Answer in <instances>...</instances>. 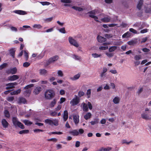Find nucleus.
<instances>
[{
	"label": "nucleus",
	"instance_id": "69168bd1",
	"mask_svg": "<svg viewBox=\"0 0 151 151\" xmlns=\"http://www.w3.org/2000/svg\"><path fill=\"white\" fill-rule=\"evenodd\" d=\"M40 84H46L47 83V81H41L40 82Z\"/></svg>",
	"mask_w": 151,
	"mask_h": 151
},
{
	"label": "nucleus",
	"instance_id": "f257e3e1",
	"mask_svg": "<svg viewBox=\"0 0 151 151\" xmlns=\"http://www.w3.org/2000/svg\"><path fill=\"white\" fill-rule=\"evenodd\" d=\"M34 86V84H31L28 85L24 87V90L23 91V94L25 96L29 97L30 96L32 91L31 88Z\"/></svg>",
	"mask_w": 151,
	"mask_h": 151
},
{
	"label": "nucleus",
	"instance_id": "3c124183",
	"mask_svg": "<svg viewBox=\"0 0 151 151\" xmlns=\"http://www.w3.org/2000/svg\"><path fill=\"white\" fill-rule=\"evenodd\" d=\"M24 55L26 60H27L28 58V54L26 51L24 50Z\"/></svg>",
	"mask_w": 151,
	"mask_h": 151
},
{
	"label": "nucleus",
	"instance_id": "2eb2a0df",
	"mask_svg": "<svg viewBox=\"0 0 151 151\" xmlns=\"http://www.w3.org/2000/svg\"><path fill=\"white\" fill-rule=\"evenodd\" d=\"M97 40L100 43H103L106 41V38L99 35L98 36Z\"/></svg>",
	"mask_w": 151,
	"mask_h": 151
},
{
	"label": "nucleus",
	"instance_id": "423d86ee",
	"mask_svg": "<svg viewBox=\"0 0 151 151\" xmlns=\"http://www.w3.org/2000/svg\"><path fill=\"white\" fill-rule=\"evenodd\" d=\"M80 102L79 97L77 95H75L74 98L70 101V103L71 106H74L78 104Z\"/></svg>",
	"mask_w": 151,
	"mask_h": 151
},
{
	"label": "nucleus",
	"instance_id": "052dcab7",
	"mask_svg": "<svg viewBox=\"0 0 151 151\" xmlns=\"http://www.w3.org/2000/svg\"><path fill=\"white\" fill-rule=\"evenodd\" d=\"M30 65V63L29 62H25L23 64V66L25 67H27L29 66Z\"/></svg>",
	"mask_w": 151,
	"mask_h": 151
},
{
	"label": "nucleus",
	"instance_id": "2f4dec72",
	"mask_svg": "<svg viewBox=\"0 0 151 151\" xmlns=\"http://www.w3.org/2000/svg\"><path fill=\"white\" fill-rule=\"evenodd\" d=\"M72 8L78 11L79 12L82 11L83 10V9L81 7L76 6H73L72 7Z\"/></svg>",
	"mask_w": 151,
	"mask_h": 151
},
{
	"label": "nucleus",
	"instance_id": "f704fd0d",
	"mask_svg": "<svg viewBox=\"0 0 151 151\" xmlns=\"http://www.w3.org/2000/svg\"><path fill=\"white\" fill-rule=\"evenodd\" d=\"M134 58L136 61L142 59V56L140 55H136L134 56Z\"/></svg>",
	"mask_w": 151,
	"mask_h": 151
},
{
	"label": "nucleus",
	"instance_id": "412c9836",
	"mask_svg": "<svg viewBox=\"0 0 151 151\" xmlns=\"http://www.w3.org/2000/svg\"><path fill=\"white\" fill-rule=\"evenodd\" d=\"M107 71V69L106 67H104L102 72L100 73L101 77L102 78L106 76V73Z\"/></svg>",
	"mask_w": 151,
	"mask_h": 151
},
{
	"label": "nucleus",
	"instance_id": "0e129e2a",
	"mask_svg": "<svg viewBox=\"0 0 151 151\" xmlns=\"http://www.w3.org/2000/svg\"><path fill=\"white\" fill-rule=\"evenodd\" d=\"M62 106L60 104H59L56 108H55V110L56 111H58L60 110Z\"/></svg>",
	"mask_w": 151,
	"mask_h": 151
},
{
	"label": "nucleus",
	"instance_id": "dca6fc26",
	"mask_svg": "<svg viewBox=\"0 0 151 151\" xmlns=\"http://www.w3.org/2000/svg\"><path fill=\"white\" fill-rule=\"evenodd\" d=\"M73 121L76 124H78L79 121V116L77 114H75L73 115Z\"/></svg>",
	"mask_w": 151,
	"mask_h": 151
},
{
	"label": "nucleus",
	"instance_id": "f3484780",
	"mask_svg": "<svg viewBox=\"0 0 151 151\" xmlns=\"http://www.w3.org/2000/svg\"><path fill=\"white\" fill-rule=\"evenodd\" d=\"M13 12L19 15H24L27 14L26 12L21 10H16L13 11Z\"/></svg>",
	"mask_w": 151,
	"mask_h": 151
},
{
	"label": "nucleus",
	"instance_id": "bf43d9fd",
	"mask_svg": "<svg viewBox=\"0 0 151 151\" xmlns=\"http://www.w3.org/2000/svg\"><path fill=\"white\" fill-rule=\"evenodd\" d=\"M128 44L129 45H132L134 44L135 42L133 40H132L127 42Z\"/></svg>",
	"mask_w": 151,
	"mask_h": 151
},
{
	"label": "nucleus",
	"instance_id": "7c9ffc66",
	"mask_svg": "<svg viewBox=\"0 0 151 151\" xmlns=\"http://www.w3.org/2000/svg\"><path fill=\"white\" fill-rule=\"evenodd\" d=\"M145 11L146 13L151 14V5L148 6L147 7L145 8Z\"/></svg>",
	"mask_w": 151,
	"mask_h": 151
},
{
	"label": "nucleus",
	"instance_id": "ddd939ff",
	"mask_svg": "<svg viewBox=\"0 0 151 151\" xmlns=\"http://www.w3.org/2000/svg\"><path fill=\"white\" fill-rule=\"evenodd\" d=\"M120 101V98L118 96H116L113 99L112 101L114 104H119Z\"/></svg>",
	"mask_w": 151,
	"mask_h": 151
},
{
	"label": "nucleus",
	"instance_id": "7ed1b4c3",
	"mask_svg": "<svg viewBox=\"0 0 151 151\" xmlns=\"http://www.w3.org/2000/svg\"><path fill=\"white\" fill-rule=\"evenodd\" d=\"M98 10L97 9L93 10L92 11L89 12H88L87 14L89 15L90 17L94 19V20L98 22H100L99 20V17H98L95 16V15L98 14Z\"/></svg>",
	"mask_w": 151,
	"mask_h": 151
},
{
	"label": "nucleus",
	"instance_id": "c85d7f7f",
	"mask_svg": "<svg viewBox=\"0 0 151 151\" xmlns=\"http://www.w3.org/2000/svg\"><path fill=\"white\" fill-rule=\"evenodd\" d=\"M91 55L93 58H100L101 56V54H98L96 53H93Z\"/></svg>",
	"mask_w": 151,
	"mask_h": 151
},
{
	"label": "nucleus",
	"instance_id": "49530a36",
	"mask_svg": "<svg viewBox=\"0 0 151 151\" xmlns=\"http://www.w3.org/2000/svg\"><path fill=\"white\" fill-rule=\"evenodd\" d=\"M86 95L88 98H89L91 97V89H89L87 90Z\"/></svg>",
	"mask_w": 151,
	"mask_h": 151
},
{
	"label": "nucleus",
	"instance_id": "774afa93",
	"mask_svg": "<svg viewBox=\"0 0 151 151\" xmlns=\"http://www.w3.org/2000/svg\"><path fill=\"white\" fill-rule=\"evenodd\" d=\"M56 148L57 150H59L62 148V145L60 144L56 145Z\"/></svg>",
	"mask_w": 151,
	"mask_h": 151
},
{
	"label": "nucleus",
	"instance_id": "37998d69",
	"mask_svg": "<svg viewBox=\"0 0 151 151\" xmlns=\"http://www.w3.org/2000/svg\"><path fill=\"white\" fill-rule=\"evenodd\" d=\"M14 52L15 51L12 48L10 49V53L13 58L14 57Z\"/></svg>",
	"mask_w": 151,
	"mask_h": 151
},
{
	"label": "nucleus",
	"instance_id": "f03ea898",
	"mask_svg": "<svg viewBox=\"0 0 151 151\" xmlns=\"http://www.w3.org/2000/svg\"><path fill=\"white\" fill-rule=\"evenodd\" d=\"M44 95L46 99L49 100L51 99L55 96V91L51 89H47L45 91Z\"/></svg>",
	"mask_w": 151,
	"mask_h": 151
},
{
	"label": "nucleus",
	"instance_id": "4be33fe9",
	"mask_svg": "<svg viewBox=\"0 0 151 151\" xmlns=\"http://www.w3.org/2000/svg\"><path fill=\"white\" fill-rule=\"evenodd\" d=\"M117 47L116 46H111L109 48L108 51L110 52H112L116 50Z\"/></svg>",
	"mask_w": 151,
	"mask_h": 151
},
{
	"label": "nucleus",
	"instance_id": "c03bdc74",
	"mask_svg": "<svg viewBox=\"0 0 151 151\" xmlns=\"http://www.w3.org/2000/svg\"><path fill=\"white\" fill-rule=\"evenodd\" d=\"M108 48V46H101L99 47V49L100 50H105Z\"/></svg>",
	"mask_w": 151,
	"mask_h": 151
},
{
	"label": "nucleus",
	"instance_id": "b1692460",
	"mask_svg": "<svg viewBox=\"0 0 151 151\" xmlns=\"http://www.w3.org/2000/svg\"><path fill=\"white\" fill-rule=\"evenodd\" d=\"M81 76V73H78L77 74L75 75L73 77H71L70 79L73 81H75L78 79Z\"/></svg>",
	"mask_w": 151,
	"mask_h": 151
},
{
	"label": "nucleus",
	"instance_id": "e433bc0d",
	"mask_svg": "<svg viewBox=\"0 0 151 151\" xmlns=\"http://www.w3.org/2000/svg\"><path fill=\"white\" fill-rule=\"evenodd\" d=\"M132 142V141H130L129 142H128L127 140L126 139H123L121 141V143L122 144H126L127 145H129L130 143Z\"/></svg>",
	"mask_w": 151,
	"mask_h": 151
},
{
	"label": "nucleus",
	"instance_id": "864d4df0",
	"mask_svg": "<svg viewBox=\"0 0 151 151\" xmlns=\"http://www.w3.org/2000/svg\"><path fill=\"white\" fill-rule=\"evenodd\" d=\"M4 114L5 115V116L7 118H9L10 116L9 114V112L7 110H5L4 111Z\"/></svg>",
	"mask_w": 151,
	"mask_h": 151
},
{
	"label": "nucleus",
	"instance_id": "20e7f679",
	"mask_svg": "<svg viewBox=\"0 0 151 151\" xmlns=\"http://www.w3.org/2000/svg\"><path fill=\"white\" fill-rule=\"evenodd\" d=\"M44 122L46 124H48L51 126L54 125L57 126L58 124V121L56 119H47L45 120Z\"/></svg>",
	"mask_w": 151,
	"mask_h": 151
},
{
	"label": "nucleus",
	"instance_id": "8fccbe9b",
	"mask_svg": "<svg viewBox=\"0 0 151 151\" xmlns=\"http://www.w3.org/2000/svg\"><path fill=\"white\" fill-rule=\"evenodd\" d=\"M129 31L130 32L134 34H139V33L136 30L133 28H131L129 29Z\"/></svg>",
	"mask_w": 151,
	"mask_h": 151
},
{
	"label": "nucleus",
	"instance_id": "338daca9",
	"mask_svg": "<svg viewBox=\"0 0 151 151\" xmlns=\"http://www.w3.org/2000/svg\"><path fill=\"white\" fill-rule=\"evenodd\" d=\"M110 86L112 89H115V85L114 83H110Z\"/></svg>",
	"mask_w": 151,
	"mask_h": 151
},
{
	"label": "nucleus",
	"instance_id": "6e6552de",
	"mask_svg": "<svg viewBox=\"0 0 151 151\" xmlns=\"http://www.w3.org/2000/svg\"><path fill=\"white\" fill-rule=\"evenodd\" d=\"M68 41L70 45L78 47H79V45L76 41L74 39L71 37H68Z\"/></svg>",
	"mask_w": 151,
	"mask_h": 151
},
{
	"label": "nucleus",
	"instance_id": "79ce46f5",
	"mask_svg": "<svg viewBox=\"0 0 151 151\" xmlns=\"http://www.w3.org/2000/svg\"><path fill=\"white\" fill-rule=\"evenodd\" d=\"M23 122L25 125H30L32 124L31 122L27 120H24Z\"/></svg>",
	"mask_w": 151,
	"mask_h": 151
},
{
	"label": "nucleus",
	"instance_id": "de8ad7c7",
	"mask_svg": "<svg viewBox=\"0 0 151 151\" xmlns=\"http://www.w3.org/2000/svg\"><path fill=\"white\" fill-rule=\"evenodd\" d=\"M66 100V99L65 98L61 97L60 98V101L58 102V103L60 104L65 102Z\"/></svg>",
	"mask_w": 151,
	"mask_h": 151
},
{
	"label": "nucleus",
	"instance_id": "bb28decb",
	"mask_svg": "<svg viewBox=\"0 0 151 151\" xmlns=\"http://www.w3.org/2000/svg\"><path fill=\"white\" fill-rule=\"evenodd\" d=\"M21 91V90L20 89H18L17 90L14 91L10 93V94L12 95H17Z\"/></svg>",
	"mask_w": 151,
	"mask_h": 151
},
{
	"label": "nucleus",
	"instance_id": "1a4fd4ad",
	"mask_svg": "<svg viewBox=\"0 0 151 151\" xmlns=\"http://www.w3.org/2000/svg\"><path fill=\"white\" fill-rule=\"evenodd\" d=\"M17 85V83L16 82L9 83L6 84V89H12L14 87V86Z\"/></svg>",
	"mask_w": 151,
	"mask_h": 151
},
{
	"label": "nucleus",
	"instance_id": "6ab92c4d",
	"mask_svg": "<svg viewBox=\"0 0 151 151\" xmlns=\"http://www.w3.org/2000/svg\"><path fill=\"white\" fill-rule=\"evenodd\" d=\"M63 118L64 121H66L68 118V113L67 110H65L64 111L63 114Z\"/></svg>",
	"mask_w": 151,
	"mask_h": 151
},
{
	"label": "nucleus",
	"instance_id": "603ef678",
	"mask_svg": "<svg viewBox=\"0 0 151 151\" xmlns=\"http://www.w3.org/2000/svg\"><path fill=\"white\" fill-rule=\"evenodd\" d=\"M61 2L62 3H70L71 2V0H61Z\"/></svg>",
	"mask_w": 151,
	"mask_h": 151
},
{
	"label": "nucleus",
	"instance_id": "680f3d73",
	"mask_svg": "<svg viewBox=\"0 0 151 151\" xmlns=\"http://www.w3.org/2000/svg\"><path fill=\"white\" fill-rule=\"evenodd\" d=\"M60 32L62 33H66L65 31L64 27H63L62 28L60 29L59 30Z\"/></svg>",
	"mask_w": 151,
	"mask_h": 151
},
{
	"label": "nucleus",
	"instance_id": "4468645a",
	"mask_svg": "<svg viewBox=\"0 0 151 151\" xmlns=\"http://www.w3.org/2000/svg\"><path fill=\"white\" fill-rule=\"evenodd\" d=\"M142 118L145 120H149L151 119V118L146 113L143 112L141 114Z\"/></svg>",
	"mask_w": 151,
	"mask_h": 151
},
{
	"label": "nucleus",
	"instance_id": "cd10ccee",
	"mask_svg": "<svg viewBox=\"0 0 151 151\" xmlns=\"http://www.w3.org/2000/svg\"><path fill=\"white\" fill-rule=\"evenodd\" d=\"M131 35V33L129 32H127L125 33L122 35V37L123 38H128L130 37Z\"/></svg>",
	"mask_w": 151,
	"mask_h": 151
},
{
	"label": "nucleus",
	"instance_id": "39448f33",
	"mask_svg": "<svg viewBox=\"0 0 151 151\" xmlns=\"http://www.w3.org/2000/svg\"><path fill=\"white\" fill-rule=\"evenodd\" d=\"M12 122L13 125L15 127H19L22 129L24 128L23 124L18 121L17 118L16 117H13Z\"/></svg>",
	"mask_w": 151,
	"mask_h": 151
},
{
	"label": "nucleus",
	"instance_id": "9b49d317",
	"mask_svg": "<svg viewBox=\"0 0 151 151\" xmlns=\"http://www.w3.org/2000/svg\"><path fill=\"white\" fill-rule=\"evenodd\" d=\"M19 78V76L17 75H13L9 76L8 78V80L10 81L16 80Z\"/></svg>",
	"mask_w": 151,
	"mask_h": 151
},
{
	"label": "nucleus",
	"instance_id": "13d9d810",
	"mask_svg": "<svg viewBox=\"0 0 151 151\" xmlns=\"http://www.w3.org/2000/svg\"><path fill=\"white\" fill-rule=\"evenodd\" d=\"M57 113L55 111H52L50 113V115L51 116H57Z\"/></svg>",
	"mask_w": 151,
	"mask_h": 151
},
{
	"label": "nucleus",
	"instance_id": "393cba45",
	"mask_svg": "<svg viewBox=\"0 0 151 151\" xmlns=\"http://www.w3.org/2000/svg\"><path fill=\"white\" fill-rule=\"evenodd\" d=\"M18 103H23L25 104L26 103V100L23 97H20L19 99Z\"/></svg>",
	"mask_w": 151,
	"mask_h": 151
},
{
	"label": "nucleus",
	"instance_id": "5fc2aeb1",
	"mask_svg": "<svg viewBox=\"0 0 151 151\" xmlns=\"http://www.w3.org/2000/svg\"><path fill=\"white\" fill-rule=\"evenodd\" d=\"M7 100L9 102H12L14 99L13 96L8 97L6 98Z\"/></svg>",
	"mask_w": 151,
	"mask_h": 151
},
{
	"label": "nucleus",
	"instance_id": "4c0bfd02",
	"mask_svg": "<svg viewBox=\"0 0 151 151\" xmlns=\"http://www.w3.org/2000/svg\"><path fill=\"white\" fill-rule=\"evenodd\" d=\"M10 73L12 74H15L17 72V69L16 68H13L10 70Z\"/></svg>",
	"mask_w": 151,
	"mask_h": 151
},
{
	"label": "nucleus",
	"instance_id": "473e14b6",
	"mask_svg": "<svg viewBox=\"0 0 151 151\" xmlns=\"http://www.w3.org/2000/svg\"><path fill=\"white\" fill-rule=\"evenodd\" d=\"M105 54L109 58H111L114 56V54L113 53L109 52H106Z\"/></svg>",
	"mask_w": 151,
	"mask_h": 151
},
{
	"label": "nucleus",
	"instance_id": "aec40b11",
	"mask_svg": "<svg viewBox=\"0 0 151 151\" xmlns=\"http://www.w3.org/2000/svg\"><path fill=\"white\" fill-rule=\"evenodd\" d=\"M1 123L4 128H6L8 127L9 124L5 119H2Z\"/></svg>",
	"mask_w": 151,
	"mask_h": 151
},
{
	"label": "nucleus",
	"instance_id": "4d7b16f0",
	"mask_svg": "<svg viewBox=\"0 0 151 151\" xmlns=\"http://www.w3.org/2000/svg\"><path fill=\"white\" fill-rule=\"evenodd\" d=\"M40 3L43 6L48 5L50 4V3L48 2H40Z\"/></svg>",
	"mask_w": 151,
	"mask_h": 151
},
{
	"label": "nucleus",
	"instance_id": "09e8293b",
	"mask_svg": "<svg viewBox=\"0 0 151 151\" xmlns=\"http://www.w3.org/2000/svg\"><path fill=\"white\" fill-rule=\"evenodd\" d=\"M29 132V130H24L20 131L19 132V133L20 134H23L28 133Z\"/></svg>",
	"mask_w": 151,
	"mask_h": 151
},
{
	"label": "nucleus",
	"instance_id": "a19ab883",
	"mask_svg": "<svg viewBox=\"0 0 151 151\" xmlns=\"http://www.w3.org/2000/svg\"><path fill=\"white\" fill-rule=\"evenodd\" d=\"M99 121L98 119H95L94 120L90 122V123L91 125H94L98 124L99 122Z\"/></svg>",
	"mask_w": 151,
	"mask_h": 151
},
{
	"label": "nucleus",
	"instance_id": "0eeeda50",
	"mask_svg": "<svg viewBox=\"0 0 151 151\" xmlns=\"http://www.w3.org/2000/svg\"><path fill=\"white\" fill-rule=\"evenodd\" d=\"M103 14H101L99 16L98 19H99L102 22L104 23H108L111 22V18L109 16H106L103 18H101V16H103Z\"/></svg>",
	"mask_w": 151,
	"mask_h": 151
},
{
	"label": "nucleus",
	"instance_id": "5701e85b",
	"mask_svg": "<svg viewBox=\"0 0 151 151\" xmlns=\"http://www.w3.org/2000/svg\"><path fill=\"white\" fill-rule=\"evenodd\" d=\"M72 135L74 136H77L79 135V133L78 131L76 130H74L70 132Z\"/></svg>",
	"mask_w": 151,
	"mask_h": 151
},
{
	"label": "nucleus",
	"instance_id": "ea45409f",
	"mask_svg": "<svg viewBox=\"0 0 151 151\" xmlns=\"http://www.w3.org/2000/svg\"><path fill=\"white\" fill-rule=\"evenodd\" d=\"M72 58L76 60H80L81 59V58L80 56L76 55H73L72 56Z\"/></svg>",
	"mask_w": 151,
	"mask_h": 151
},
{
	"label": "nucleus",
	"instance_id": "e2e57ef3",
	"mask_svg": "<svg viewBox=\"0 0 151 151\" xmlns=\"http://www.w3.org/2000/svg\"><path fill=\"white\" fill-rule=\"evenodd\" d=\"M84 94V93L82 91H79L78 93V96L80 97L83 96Z\"/></svg>",
	"mask_w": 151,
	"mask_h": 151
},
{
	"label": "nucleus",
	"instance_id": "c9c22d12",
	"mask_svg": "<svg viewBox=\"0 0 151 151\" xmlns=\"http://www.w3.org/2000/svg\"><path fill=\"white\" fill-rule=\"evenodd\" d=\"M56 100L55 99H54L51 102L50 105V107H54L56 104Z\"/></svg>",
	"mask_w": 151,
	"mask_h": 151
},
{
	"label": "nucleus",
	"instance_id": "c756f323",
	"mask_svg": "<svg viewBox=\"0 0 151 151\" xmlns=\"http://www.w3.org/2000/svg\"><path fill=\"white\" fill-rule=\"evenodd\" d=\"M91 115L92 114L88 112L84 116V117L85 119L86 120H87L88 119H90L91 118Z\"/></svg>",
	"mask_w": 151,
	"mask_h": 151
},
{
	"label": "nucleus",
	"instance_id": "a878e982",
	"mask_svg": "<svg viewBox=\"0 0 151 151\" xmlns=\"http://www.w3.org/2000/svg\"><path fill=\"white\" fill-rule=\"evenodd\" d=\"M47 73V70L45 69H41L39 70V73L40 75H45Z\"/></svg>",
	"mask_w": 151,
	"mask_h": 151
},
{
	"label": "nucleus",
	"instance_id": "a211bd4d",
	"mask_svg": "<svg viewBox=\"0 0 151 151\" xmlns=\"http://www.w3.org/2000/svg\"><path fill=\"white\" fill-rule=\"evenodd\" d=\"M81 106H82L83 110L84 111H88V108L87 105L84 103L81 104Z\"/></svg>",
	"mask_w": 151,
	"mask_h": 151
},
{
	"label": "nucleus",
	"instance_id": "9d476101",
	"mask_svg": "<svg viewBox=\"0 0 151 151\" xmlns=\"http://www.w3.org/2000/svg\"><path fill=\"white\" fill-rule=\"evenodd\" d=\"M42 90V88L40 86L36 87L33 90V93L35 95L39 94Z\"/></svg>",
	"mask_w": 151,
	"mask_h": 151
},
{
	"label": "nucleus",
	"instance_id": "72a5a7b5",
	"mask_svg": "<svg viewBox=\"0 0 151 151\" xmlns=\"http://www.w3.org/2000/svg\"><path fill=\"white\" fill-rule=\"evenodd\" d=\"M32 27L34 28L37 29H41L42 27V26L40 24H34L32 26Z\"/></svg>",
	"mask_w": 151,
	"mask_h": 151
},
{
	"label": "nucleus",
	"instance_id": "f8f14e48",
	"mask_svg": "<svg viewBox=\"0 0 151 151\" xmlns=\"http://www.w3.org/2000/svg\"><path fill=\"white\" fill-rule=\"evenodd\" d=\"M58 58V56L57 55L53 57L50 58L48 61V64H49L50 63L53 62H54L57 60Z\"/></svg>",
	"mask_w": 151,
	"mask_h": 151
},
{
	"label": "nucleus",
	"instance_id": "a18cd8bd",
	"mask_svg": "<svg viewBox=\"0 0 151 151\" xmlns=\"http://www.w3.org/2000/svg\"><path fill=\"white\" fill-rule=\"evenodd\" d=\"M143 3L142 1H140L137 5V8L139 10H140L141 9Z\"/></svg>",
	"mask_w": 151,
	"mask_h": 151
},
{
	"label": "nucleus",
	"instance_id": "6e6d98bb",
	"mask_svg": "<svg viewBox=\"0 0 151 151\" xmlns=\"http://www.w3.org/2000/svg\"><path fill=\"white\" fill-rule=\"evenodd\" d=\"M44 130L42 129H35L33 130V131L35 133H39L40 132H43Z\"/></svg>",
	"mask_w": 151,
	"mask_h": 151
},
{
	"label": "nucleus",
	"instance_id": "58836bf2",
	"mask_svg": "<svg viewBox=\"0 0 151 151\" xmlns=\"http://www.w3.org/2000/svg\"><path fill=\"white\" fill-rule=\"evenodd\" d=\"M58 76V77H62L64 76L63 71L61 70H58L57 72Z\"/></svg>",
	"mask_w": 151,
	"mask_h": 151
}]
</instances>
